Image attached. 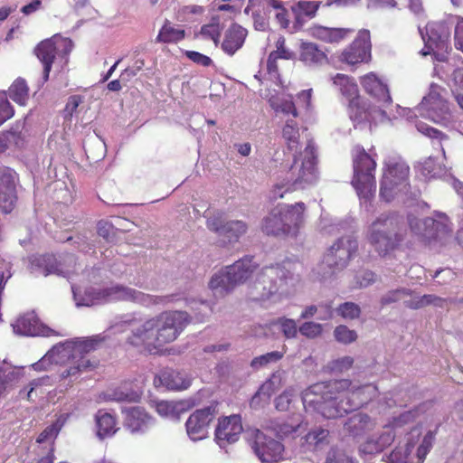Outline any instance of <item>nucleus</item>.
<instances>
[{
  "mask_svg": "<svg viewBox=\"0 0 463 463\" xmlns=\"http://www.w3.org/2000/svg\"><path fill=\"white\" fill-rule=\"evenodd\" d=\"M336 312L344 319L354 320L360 317L361 308L354 302H345L338 306Z\"/></svg>",
  "mask_w": 463,
  "mask_h": 463,
  "instance_id": "obj_47",
  "label": "nucleus"
},
{
  "mask_svg": "<svg viewBox=\"0 0 463 463\" xmlns=\"http://www.w3.org/2000/svg\"><path fill=\"white\" fill-rule=\"evenodd\" d=\"M299 332L308 338H315L321 335L322 326L315 322H305L299 326Z\"/></svg>",
  "mask_w": 463,
  "mask_h": 463,
  "instance_id": "obj_56",
  "label": "nucleus"
},
{
  "mask_svg": "<svg viewBox=\"0 0 463 463\" xmlns=\"http://www.w3.org/2000/svg\"><path fill=\"white\" fill-rule=\"evenodd\" d=\"M291 403V393L288 391L283 392L275 399V408L279 411L288 410Z\"/></svg>",
  "mask_w": 463,
  "mask_h": 463,
  "instance_id": "obj_62",
  "label": "nucleus"
},
{
  "mask_svg": "<svg viewBox=\"0 0 463 463\" xmlns=\"http://www.w3.org/2000/svg\"><path fill=\"white\" fill-rule=\"evenodd\" d=\"M325 463H358L356 460L349 457L344 451L332 449L326 458Z\"/></svg>",
  "mask_w": 463,
  "mask_h": 463,
  "instance_id": "obj_54",
  "label": "nucleus"
},
{
  "mask_svg": "<svg viewBox=\"0 0 463 463\" xmlns=\"http://www.w3.org/2000/svg\"><path fill=\"white\" fill-rule=\"evenodd\" d=\"M24 146V137L19 131L6 130L0 132V153L7 149L18 148Z\"/></svg>",
  "mask_w": 463,
  "mask_h": 463,
  "instance_id": "obj_39",
  "label": "nucleus"
},
{
  "mask_svg": "<svg viewBox=\"0 0 463 463\" xmlns=\"http://www.w3.org/2000/svg\"><path fill=\"white\" fill-rule=\"evenodd\" d=\"M59 47H63L64 54H68L72 49V42L68 39L52 37L42 41L34 49V54L43 66V78L44 81L49 79Z\"/></svg>",
  "mask_w": 463,
  "mask_h": 463,
  "instance_id": "obj_15",
  "label": "nucleus"
},
{
  "mask_svg": "<svg viewBox=\"0 0 463 463\" xmlns=\"http://www.w3.org/2000/svg\"><path fill=\"white\" fill-rule=\"evenodd\" d=\"M83 99L80 95H72L68 99L67 104L64 109V112L66 117H72V115L77 111V109L80 103H82Z\"/></svg>",
  "mask_w": 463,
  "mask_h": 463,
  "instance_id": "obj_63",
  "label": "nucleus"
},
{
  "mask_svg": "<svg viewBox=\"0 0 463 463\" xmlns=\"http://www.w3.org/2000/svg\"><path fill=\"white\" fill-rule=\"evenodd\" d=\"M184 54L189 60L203 67H209L213 63V61L209 56L204 55L199 52L186 51Z\"/></svg>",
  "mask_w": 463,
  "mask_h": 463,
  "instance_id": "obj_58",
  "label": "nucleus"
},
{
  "mask_svg": "<svg viewBox=\"0 0 463 463\" xmlns=\"http://www.w3.org/2000/svg\"><path fill=\"white\" fill-rule=\"evenodd\" d=\"M300 425L288 424V422L272 421L269 428L279 439H285L288 437L294 438V435L298 432Z\"/></svg>",
  "mask_w": 463,
  "mask_h": 463,
  "instance_id": "obj_41",
  "label": "nucleus"
},
{
  "mask_svg": "<svg viewBox=\"0 0 463 463\" xmlns=\"http://www.w3.org/2000/svg\"><path fill=\"white\" fill-rule=\"evenodd\" d=\"M410 168L403 162H391L381 180L380 197L385 202H391L395 195L409 186Z\"/></svg>",
  "mask_w": 463,
  "mask_h": 463,
  "instance_id": "obj_10",
  "label": "nucleus"
},
{
  "mask_svg": "<svg viewBox=\"0 0 463 463\" xmlns=\"http://www.w3.org/2000/svg\"><path fill=\"white\" fill-rule=\"evenodd\" d=\"M190 321L186 311H163L133 329L126 339V345L139 354H157L165 345L179 337Z\"/></svg>",
  "mask_w": 463,
  "mask_h": 463,
  "instance_id": "obj_1",
  "label": "nucleus"
},
{
  "mask_svg": "<svg viewBox=\"0 0 463 463\" xmlns=\"http://www.w3.org/2000/svg\"><path fill=\"white\" fill-rule=\"evenodd\" d=\"M14 332L21 335H37L40 333L39 320L33 313H26L13 324Z\"/></svg>",
  "mask_w": 463,
  "mask_h": 463,
  "instance_id": "obj_34",
  "label": "nucleus"
},
{
  "mask_svg": "<svg viewBox=\"0 0 463 463\" xmlns=\"http://www.w3.org/2000/svg\"><path fill=\"white\" fill-rule=\"evenodd\" d=\"M155 424V419L140 407H133L127 411L124 426L132 434L147 433Z\"/></svg>",
  "mask_w": 463,
  "mask_h": 463,
  "instance_id": "obj_23",
  "label": "nucleus"
},
{
  "mask_svg": "<svg viewBox=\"0 0 463 463\" xmlns=\"http://www.w3.org/2000/svg\"><path fill=\"white\" fill-rule=\"evenodd\" d=\"M206 227L222 239L223 244L234 243L247 232L248 225L243 221H228L225 214L218 212L206 220Z\"/></svg>",
  "mask_w": 463,
  "mask_h": 463,
  "instance_id": "obj_12",
  "label": "nucleus"
},
{
  "mask_svg": "<svg viewBox=\"0 0 463 463\" xmlns=\"http://www.w3.org/2000/svg\"><path fill=\"white\" fill-rule=\"evenodd\" d=\"M8 95L16 104L25 106L29 99V87L23 78H17L14 80L8 89Z\"/></svg>",
  "mask_w": 463,
  "mask_h": 463,
  "instance_id": "obj_37",
  "label": "nucleus"
},
{
  "mask_svg": "<svg viewBox=\"0 0 463 463\" xmlns=\"http://www.w3.org/2000/svg\"><path fill=\"white\" fill-rule=\"evenodd\" d=\"M316 165L315 147L309 143L305 148V157L301 163H298L295 158L294 163L287 172L285 182L274 185L272 190L273 198H283L286 193L302 190L315 184L317 179Z\"/></svg>",
  "mask_w": 463,
  "mask_h": 463,
  "instance_id": "obj_6",
  "label": "nucleus"
},
{
  "mask_svg": "<svg viewBox=\"0 0 463 463\" xmlns=\"http://www.w3.org/2000/svg\"><path fill=\"white\" fill-rule=\"evenodd\" d=\"M306 205L299 202L274 207L262 221L261 230L268 236L296 235L304 222Z\"/></svg>",
  "mask_w": 463,
  "mask_h": 463,
  "instance_id": "obj_7",
  "label": "nucleus"
},
{
  "mask_svg": "<svg viewBox=\"0 0 463 463\" xmlns=\"http://www.w3.org/2000/svg\"><path fill=\"white\" fill-rule=\"evenodd\" d=\"M243 430L241 418L238 414L219 419L215 429V439L223 446L225 443H233L238 440Z\"/></svg>",
  "mask_w": 463,
  "mask_h": 463,
  "instance_id": "obj_22",
  "label": "nucleus"
},
{
  "mask_svg": "<svg viewBox=\"0 0 463 463\" xmlns=\"http://www.w3.org/2000/svg\"><path fill=\"white\" fill-rule=\"evenodd\" d=\"M358 249L357 241L350 236L338 239L328 250L323 259L322 264L335 269L345 268L350 260L353 254Z\"/></svg>",
  "mask_w": 463,
  "mask_h": 463,
  "instance_id": "obj_14",
  "label": "nucleus"
},
{
  "mask_svg": "<svg viewBox=\"0 0 463 463\" xmlns=\"http://www.w3.org/2000/svg\"><path fill=\"white\" fill-rule=\"evenodd\" d=\"M354 175L352 185L360 199L371 201L376 192L375 170L377 154L373 149L366 152L361 145H355L351 151Z\"/></svg>",
  "mask_w": 463,
  "mask_h": 463,
  "instance_id": "obj_5",
  "label": "nucleus"
},
{
  "mask_svg": "<svg viewBox=\"0 0 463 463\" xmlns=\"http://www.w3.org/2000/svg\"><path fill=\"white\" fill-rule=\"evenodd\" d=\"M17 202L16 190H0V210L3 213H10Z\"/></svg>",
  "mask_w": 463,
  "mask_h": 463,
  "instance_id": "obj_45",
  "label": "nucleus"
},
{
  "mask_svg": "<svg viewBox=\"0 0 463 463\" xmlns=\"http://www.w3.org/2000/svg\"><path fill=\"white\" fill-rule=\"evenodd\" d=\"M406 229L403 220L396 213H383L369 226L366 239L381 257L397 250L404 240Z\"/></svg>",
  "mask_w": 463,
  "mask_h": 463,
  "instance_id": "obj_4",
  "label": "nucleus"
},
{
  "mask_svg": "<svg viewBox=\"0 0 463 463\" xmlns=\"http://www.w3.org/2000/svg\"><path fill=\"white\" fill-rule=\"evenodd\" d=\"M257 269L253 257L245 256L226 268L225 272L213 275L209 282L211 289L220 295H225L238 284L246 281Z\"/></svg>",
  "mask_w": 463,
  "mask_h": 463,
  "instance_id": "obj_9",
  "label": "nucleus"
},
{
  "mask_svg": "<svg viewBox=\"0 0 463 463\" xmlns=\"http://www.w3.org/2000/svg\"><path fill=\"white\" fill-rule=\"evenodd\" d=\"M371 50L370 32L360 30L355 39L341 52L340 61L350 65L368 62L372 58Z\"/></svg>",
  "mask_w": 463,
  "mask_h": 463,
  "instance_id": "obj_16",
  "label": "nucleus"
},
{
  "mask_svg": "<svg viewBox=\"0 0 463 463\" xmlns=\"http://www.w3.org/2000/svg\"><path fill=\"white\" fill-rule=\"evenodd\" d=\"M263 8V2L260 5L255 6L254 8H251L249 12L251 13V16L253 18L254 22V27L257 30H264L267 23L265 18L261 15L260 12Z\"/></svg>",
  "mask_w": 463,
  "mask_h": 463,
  "instance_id": "obj_60",
  "label": "nucleus"
},
{
  "mask_svg": "<svg viewBox=\"0 0 463 463\" xmlns=\"http://www.w3.org/2000/svg\"><path fill=\"white\" fill-rule=\"evenodd\" d=\"M414 446V441L408 440L404 448L398 447L393 449L389 456L390 463H408L409 456L411 455Z\"/></svg>",
  "mask_w": 463,
  "mask_h": 463,
  "instance_id": "obj_44",
  "label": "nucleus"
},
{
  "mask_svg": "<svg viewBox=\"0 0 463 463\" xmlns=\"http://www.w3.org/2000/svg\"><path fill=\"white\" fill-rule=\"evenodd\" d=\"M106 340L105 336L96 335L88 338H76L67 341L52 348L38 363L34 364L36 368H42L47 361L59 363V358L68 357L71 359L68 368L61 373V377L66 379L75 376L82 372L92 370L97 364L86 358L85 354L98 349Z\"/></svg>",
  "mask_w": 463,
  "mask_h": 463,
  "instance_id": "obj_3",
  "label": "nucleus"
},
{
  "mask_svg": "<svg viewBox=\"0 0 463 463\" xmlns=\"http://www.w3.org/2000/svg\"><path fill=\"white\" fill-rule=\"evenodd\" d=\"M97 232L99 236L106 241H109L110 237L114 234V226L109 222L101 220L97 224Z\"/></svg>",
  "mask_w": 463,
  "mask_h": 463,
  "instance_id": "obj_61",
  "label": "nucleus"
},
{
  "mask_svg": "<svg viewBox=\"0 0 463 463\" xmlns=\"http://www.w3.org/2000/svg\"><path fill=\"white\" fill-rule=\"evenodd\" d=\"M329 431L326 429L317 428L310 430L305 436V440L308 445L318 448L319 446L328 444Z\"/></svg>",
  "mask_w": 463,
  "mask_h": 463,
  "instance_id": "obj_42",
  "label": "nucleus"
},
{
  "mask_svg": "<svg viewBox=\"0 0 463 463\" xmlns=\"http://www.w3.org/2000/svg\"><path fill=\"white\" fill-rule=\"evenodd\" d=\"M271 324L279 325L280 330L286 338H294L298 334L297 324L293 319L280 317Z\"/></svg>",
  "mask_w": 463,
  "mask_h": 463,
  "instance_id": "obj_50",
  "label": "nucleus"
},
{
  "mask_svg": "<svg viewBox=\"0 0 463 463\" xmlns=\"http://www.w3.org/2000/svg\"><path fill=\"white\" fill-rule=\"evenodd\" d=\"M200 33L205 39H211L215 44L219 43L221 29L218 24H208L201 27Z\"/></svg>",
  "mask_w": 463,
  "mask_h": 463,
  "instance_id": "obj_55",
  "label": "nucleus"
},
{
  "mask_svg": "<svg viewBox=\"0 0 463 463\" xmlns=\"http://www.w3.org/2000/svg\"><path fill=\"white\" fill-rule=\"evenodd\" d=\"M276 375L273 374L269 380L264 383L256 394L251 399V404L255 402V401L260 398L262 394L265 395L268 399L270 397L271 393L274 392V381L276 379Z\"/></svg>",
  "mask_w": 463,
  "mask_h": 463,
  "instance_id": "obj_59",
  "label": "nucleus"
},
{
  "mask_svg": "<svg viewBox=\"0 0 463 463\" xmlns=\"http://www.w3.org/2000/svg\"><path fill=\"white\" fill-rule=\"evenodd\" d=\"M333 84L337 87L346 103L362 96L355 80L351 76L337 73L333 78Z\"/></svg>",
  "mask_w": 463,
  "mask_h": 463,
  "instance_id": "obj_32",
  "label": "nucleus"
},
{
  "mask_svg": "<svg viewBox=\"0 0 463 463\" xmlns=\"http://www.w3.org/2000/svg\"><path fill=\"white\" fill-rule=\"evenodd\" d=\"M186 36V32L181 25H175L165 19L156 37V43L165 44H176Z\"/></svg>",
  "mask_w": 463,
  "mask_h": 463,
  "instance_id": "obj_31",
  "label": "nucleus"
},
{
  "mask_svg": "<svg viewBox=\"0 0 463 463\" xmlns=\"http://www.w3.org/2000/svg\"><path fill=\"white\" fill-rule=\"evenodd\" d=\"M360 82L364 91L374 98L382 109L392 104V99L387 85L374 73L370 72L363 76Z\"/></svg>",
  "mask_w": 463,
  "mask_h": 463,
  "instance_id": "obj_24",
  "label": "nucleus"
},
{
  "mask_svg": "<svg viewBox=\"0 0 463 463\" xmlns=\"http://www.w3.org/2000/svg\"><path fill=\"white\" fill-rule=\"evenodd\" d=\"M426 47L431 51H428L427 52H424V55L430 54L432 52L438 61L445 60L443 55L441 57H439L436 54V52H434V48L440 49V50H442L444 48L447 49L448 48L447 39H443L441 36H439L438 40H434V39H432L431 36H429V39L426 43Z\"/></svg>",
  "mask_w": 463,
  "mask_h": 463,
  "instance_id": "obj_57",
  "label": "nucleus"
},
{
  "mask_svg": "<svg viewBox=\"0 0 463 463\" xmlns=\"http://www.w3.org/2000/svg\"><path fill=\"white\" fill-rule=\"evenodd\" d=\"M155 383H158L167 390L183 391L191 386L192 379L184 372L165 368L156 376Z\"/></svg>",
  "mask_w": 463,
  "mask_h": 463,
  "instance_id": "obj_25",
  "label": "nucleus"
},
{
  "mask_svg": "<svg viewBox=\"0 0 463 463\" xmlns=\"http://www.w3.org/2000/svg\"><path fill=\"white\" fill-rule=\"evenodd\" d=\"M442 90L439 85L431 84L429 93L420 103L421 109L435 122L449 121L451 118L449 103L441 95Z\"/></svg>",
  "mask_w": 463,
  "mask_h": 463,
  "instance_id": "obj_17",
  "label": "nucleus"
},
{
  "mask_svg": "<svg viewBox=\"0 0 463 463\" xmlns=\"http://www.w3.org/2000/svg\"><path fill=\"white\" fill-rule=\"evenodd\" d=\"M378 394L379 391L375 384L366 383L356 386L354 385L351 381V386L345 393L344 398L346 401V408L349 412H351L368 404L371 401L375 399Z\"/></svg>",
  "mask_w": 463,
  "mask_h": 463,
  "instance_id": "obj_19",
  "label": "nucleus"
},
{
  "mask_svg": "<svg viewBox=\"0 0 463 463\" xmlns=\"http://www.w3.org/2000/svg\"><path fill=\"white\" fill-rule=\"evenodd\" d=\"M299 60L309 66H320L328 62L326 53L312 42H304L299 48Z\"/></svg>",
  "mask_w": 463,
  "mask_h": 463,
  "instance_id": "obj_29",
  "label": "nucleus"
},
{
  "mask_svg": "<svg viewBox=\"0 0 463 463\" xmlns=\"http://www.w3.org/2000/svg\"><path fill=\"white\" fill-rule=\"evenodd\" d=\"M30 269L33 273L43 276L62 272L61 264L56 257L49 253L32 256L30 259Z\"/></svg>",
  "mask_w": 463,
  "mask_h": 463,
  "instance_id": "obj_27",
  "label": "nucleus"
},
{
  "mask_svg": "<svg viewBox=\"0 0 463 463\" xmlns=\"http://www.w3.org/2000/svg\"><path fill=\"white\" fill-rule=\"evenodd\" d=\"M334 335L336 341L345 345L351 344L357 339L356 332L349 329L345 325L337 326L334 330Z\"/></svg>",
  "mask_w": 463,
  "mask_h": 463,
  "instance_id": "obj_49",
  "label": "nucleus"
},
{
  "mask_svg": "<svg viewBox=\"0 0 463 463\" xmlns=\"http://www.w3.org/2000/svg\"><path fill=\"white\" fill-rule=\"evenodd\" d=\"M436 433L437 430L435 431L430 430L424 436L421 444L417 449V456L419 459L423 460L427 454L430 452V449L432 448Z\"/></svg>",
  "mask_w": 463,
  "mask_h": 463,
  "instance_id": "obj_53",
  "label": "nucleus"
},
{
  "mask_svg": "<svg viewBox=\"0 0 463 463\" xmlns=\"http://www.w3.org/2000/svg\"><path fill=\"white\" fill-rule=\"evenodd\" d=\"M14 115V109L7 98L5 90H0V126L12 118Z\"/></svg>",
  "mask_w": 463,
  "mask_h": 463,
  "instance_id": "obj_48",
  "label": "nucleus"
},
{
  "mask_svg": "<svg viewBox=\"0 0 463 463\" xmlns=\"http://www.w3.org/2000/svg\"><path fill=\"white\" fill-rule=\"evenodd\" d=\"M247 30L238 24H232L225 32L222 49L229 55H233L241 49L247 37Z\"/></svg>",
  "mask_w": 463,
  "mask_h": 463,
  "instance_id": "obj_28",
  "label": "nucleus"
},
{
  "mask_svg": "<svg viewBox=\"0 0 463 463\" xmlns=\"http://www.w3.org/2000/svg\"><path fill=\"white\" fill-rule=\"evenodd\" d=\"M350 386L349 379L317 383L304 392V406L318 412L326 419L343 417L349 413L344 395Z\"/></svg>",
  "mask_w": 463,
  "mask_h": 463,
  "instance_id": "obj_2",
  "label": "nucleus"
},
{
  "mask_svg": "<svg viewBox=\"0 0 463 463\" xmlns=\"http://www.w3.org/2000/svg\"><path fill=\"white\" fill-rule=\"evenodd\" d=\"M307 33L312 38L319 42L328 44H339L349 39L354 33V29L328 27L315 24L307 29Z\"/></svg>",
  "mask_w": 463,
  "mask_h": 463,
  "instance_id": "obj_21",
  "label": "nucleus"
},
{
  "mask_svg": "<svg viewBox=\"0 0 463 463\" xmlns=\"http://www.w3.org/2000/svg\"><path fill=\"white\" fill-rule=\"evenodd\" d=\"M282 137L290 150H297L299 146V128L298 123L293 119L287 120L282 128Z\"/></svg>",
  "mask_w": 463,
  "mask_h": 463,
  "instance_id": "obj_38",
  "label": "nucleus"
},
{
  "mask_svg": "<svg viewBox=\"0 0 463 463\" xmlns=\"http://www.w3.org/2000/svg\"><path fill=\"white\" fill-rule=\"evenodd\" d=\"M63 427V420L61 419L56 420L52 424L48 425L37 437L36 443L39 444L38 453L44 451L55 450V439H57L60 431Z\"/></svg>",
  "mask_w": 463,
  "mask_h": 463,
  "instance_id": "obj_30",
  "label": "nucleus"
},
{
  "mask_svg": "<svg viewBox=\"0 0 463 463\" xmlns=\"http://www.w3.org/2000/svg\"><path fill=\"white\" fill-rule=\"evenodd\" d=\"M217 414L215 405H210L194 411L186 420L188 436L193 440H201L207 437L211 422Z\"/></svg>",
  "mask_w": 463,
  "mask_h": 463,
  "instance_id": "obj_18",
  "label": "nucleus"
},
{
  "mask_svg": "<svg viewBox=\"0 0 463 463\" xmlns=\"http://www.w3.org/2000/svg\"><path fill=\"white\" fill-rule=\"evenodd\" d=\"M276 50L270 53L283 60H292L295 56L294 52L289 50L286 45V39L284 36L279 35L275 43Z\"/></svg>",
  "mask_w": 463,
  "mask_h": 463,
  "instance_id": "obj_52",
  "label": "nucleus"
},
{
  "mask_svg": "<svg viewBox=\"0 0 463 463\" xmlns=\"http://www.w3.org/2000/svg\"><path fill=\"white\" fill-rule=\"evenodd\" d=\"M97 298L103 301H131L146 304L150 296L120 285L105 288L97 292Z\"/></svg>",
  "mask_w": 463,
  "mask_h": 463,
  "instance_id": "obj_20",
  "label": "nucleus"
},
{
  "mask_svg": "<svg viewBox=\"0 0 463 463\" xmlns=\"http://www.w3.org/2000/svg\"><path fill=\"white\" fill-rule=\"evenodd\" d=\"M411 290L404 288L391 290L382 297L380 302L382 306H387L392 303L398 302L405 297L411 296Z\"/></svg>",
  "mask_w": 463,
  "mask_h": 463,
  "instance_id": "obj_51",
  "label": "nucleus"
},
{
  "mask_svg": "<svg viewBox=\"0 0 463 463\" xmlns=\"http://www.w3.org/2000/svg\"><path fill=\"white\" fill-rule=\"evenodd\" d=\"M296 265L294 261L285 260L265 267L254 282V288L260 292L253 298L264 300L279 291L283 292L288 284L295 279Z\"/></svg>",
  "mask_w": 463,
  "mask_h": 463,
  "instance_id": "obj_8",
  "label": "nucleus"
},
{
  "mask_svg": "<svg viewBox=\"0 0 463 463\" xmlns=\"http://www.w3.org/2000/svg\"><path fill=\"white\" fill-rule=\"evenodd\" d=\"M354 359L351 356H344L333 362L332 368L334 370L343 372L353 366Z\"/></svg>",
  "mask_w": 463,
  "mask_h": 463,
  "instance_id": "obj_64",
  "label": "nucleus"
},
{
  "mask_svg": "<svg viewBox=\"0 0 463 463\" xmlns=\"http://www.w3.org/2000/svg\"><path fill=\"white\" fill-rule=\"evenodd\" d=\"M423 225L428 228L430 227L433 232H425L424 236L432 239H438L441 235H445L450 232L449 226L439 221L434 220L433 218H425L422 221Z\"/></svg>",
  "mask_w": 463,
  "mask_h": 463,
  "instance_id": "obj_43",
  "label": "nucleus"
},
{
  "mask_svg": "<svg viewBox=\"0 0 463 463\" xmlns=\"http://www.w3.org/2000/svg\"><path fill=\"white\" fill-rule=\"evenodd\" d=\"M345 111L355 128L367 125L371 126L378 117H384L386 115L381 106L373 104L363 96L356 99L349 100L345 105Z\"/></svg>",
  "mask_w": 463,
  "mask_h": 463,
  "instance_id": "obj_13",
  "label": "nucleus"
},
{
  "mask_svg": "<svg viewBox=\"0 0 463 463\" xmlns=\"http://www.w3.org/2000/svg\"><path fill=\"white\" fill-rule=\"evenodd\" d=\"M15 172L10 167L0 166V190H16Z\"/></svg>",
  "mask_w": 463,
  "mask_h": 463,
  "instance_id": "obj_46",
  "label": "nucleus"
},
{
  "mask_svg": "<svg viewBox=\"0 0 463 463\" xmlns=\"http://www.w3.org/2000/svg\"><path fill=\"white\" fill-rule=\"evenodd\" d=\"M261 2H263V8H272L278 11L276 18L282 28L286 29L288 27V12L280 0H249V4L244 10L245 14H249L250 10L260 5Z\"/></svg>",
  "mask_w": 463,
  "mask_h": 463,
  "instance_id": "obj_33",
  "label": "nucleus"
},
{
  "mask_svg": "<svg viewBox=\"0 0 463 463\" xmlns=\"http://www.w3.org/2000/svg\"><path fill=\"white\" fill-rule=\"evenodd\" d=\"M284 354H285V350L284 351H273V352H269V353L261 354L260 356H256L251 360L250 366L254 370H259L260 368L264 367L269 364L277 363V362L280 361L283 358Z\"/></svg>",
  "mask_w": 463,
  "mask_h": 463,
  "instance_id": "obj_40",
  "label": "nucleus"
},
{
  "mask_svg": "<svg viewBox=\"0 0 463 463\" xmlns=\"http://www.w3.org/2000/svg\"><path fill=\"white\" fill-rule=\"evenodd\" d=\"M249 441L254 453L262 463H277L284 458V445L260 430L250 431Z\"/></svg>",
  "mask_w": 463,
  "mask_h": 463,
  "instance_id": "obj_11",
  "label": "nucleus"
},
{
  "mask_svg": "<svg viewBox=\"0 0 463 463\" xmlns=\"http://www.w3.org/2000/svg\"><path fill=\"white\" fill-rule=\"evenodd\" d=\"M376 422L368 414L358 412L349 417L344 424V430L350 436L363 437L372 431Z\"/></svg>",
  "mask_w": 463,
  "mask_h": 463,
  "instance_id": "obj_26",
  "label": "nucleus"
},
{
  "mask_svg": "<svg viewBox=\"0 0 463 463\" xmlns=\"http://www.w3.org/2000/svg\"><path fill=\"white\" fill-rule=\"evenodd\" d=\"M322 5L321 1L300 0L291 7L297 20L302 18L313 19Z\"/></svg>",
  "mask_w": 463,
  "mask_h": 463,
  "instance_id": "obj_36",
  "label": "nucleus"
},
{
  "mask_svg": "<svg viewBox=\"0 0 463 463\" xmlns=\"http://www.w3.org/2000/svg\"><path fill=\"white\" fill-rule=\"evenodd\" d=\"M97 434L100 439L112 436L117 431L116 419L111 414L99 411L96 414Z\"/></svg>",
  "mask_w": 463,
  "mask_h": 463,
  "instance_id": "obj_35",
  "label": "nucleus"
}]
</instances>
